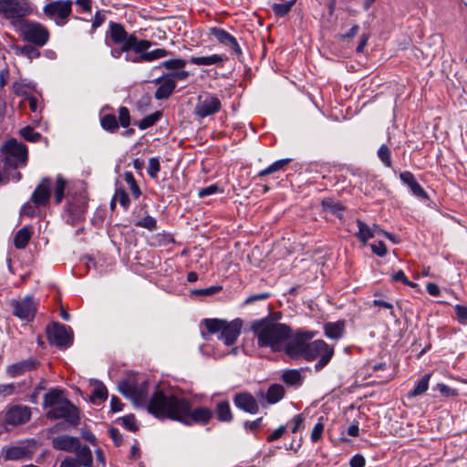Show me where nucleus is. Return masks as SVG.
<instances>
[{
    "mask_svg": "<svg viewBox=\"0 0 467 467\" xmlns=\"http://www.w3.org/2000/svg\"><path fill=\"white\" fill-rule=\"evenodd\" d=\"M149 412L159 419H171L186 425L207 423L213 412L208 408L191 409L190 401L171 391L156 392L149 404Z\"/></svg>",
    "mask_w": 467,
    "mask_h": 467,
    "instance_id": "obj_1",
    "label": "nucleus"
},
{
    "mask_svg": "<svg viewBox=\"0 0 467 467\" xmlns=\"http://www.w3.org/2000/svg\"><path fill=\"white\" fill-rule=\"evenodd\" d=\"M251 330L258 348H268L274 352L283 350L292 333L289 326L267 317L253 322Z\"/></svg>",
    "mask_w": 467,
    "mask_h": 467,
    "instance_id": "obj_2",
    "label": "nucleus"
},
{
    "mask_svg": "<svg viewBox=\"0 0 467 467\" xmlns=\"http://www.w3.org/2000/svg\"><path fill=\"white\" fill-rule=\"evenodd\" d=\"M43 406L47 417L50 420L64 419L71 425H78L79 415L78 409L66 398L64 391L58 389L48 390L44 396Z\"/></svg>",
    "mask_w": 467,
    "mask_h": 467,
    "instance_id": "obj_3",
    "label": "nucleus"
},
{
    "mask_svg": "<svg viewBox=\"0 0 467 467\" xmlns=\"http://www.w3.org/2000/svg\"><path fill=\"white\" fill-rule=\"evenodd\" d=\"M203 324L209 334L220 333L219 339L227 346L235 343L243 327V321L240 318H235L230 322L217 318L204 319Z\"/></svg>",
    "mask_w": 467,
    "mask_h": 467,
    "instance_id": "obj_4",
    "label": "nucleus"
},
{
    "mask_svg": "<svg viewBox=\"0 0 467 467\" xmlns=\"http://www.w3.org/2000/svg\"><path fill=\"white\" fill-rule=\"evenodd\" d=\"M109 36L114 44L119 45V47L112 48L110 51L111 56L114 58H120L123 54H125V60L127 62H131L128 57H136V53H134V48L130 47L132 43V38H137L134 34H129L122 25L113 23L109 26Z\"/></svg>",
    "mask_w": 467,
    "mask_h": 467,
    "instance_id": "obj_5",
    "label": "nucleus"
},
{
    "mask_svg": "<svg viewBox=\"0 0 467 467\" xmlns=\"http://www.w3.org/2000/svg\"><path fill=\"white\" fill-rule=\"evenodd\" d=\"M119 389L124 396L130 399L134 404L146 405L148 410L150 400L156 392L161 391L157 389L149 399L148 382L145 379L138 382L134 379H129L127 380L121 381L119 384Z\"/></svg>",
    "mask_w": 467,
    "mask_h": 467,
    "instance_id": "obj_6",
    "label": "nucleus"
},
{
    "mask_svg": "<svg viewBox=\"0 0 467 467\" xmlns=\"http://www.w3.org/2000/svg\"><path fill=\"white\" fill-rule=\"evenodd\" d=\"M316 336L313 331H303L298 330L294 336L290 335V337L285 343L283 350L291 358H304L306 359V353L309 346V340Z\"/></svg>",
    "mask_w": 467,
    "mask_h": 467,
    "instance_id": "obj_7",
    "label": "nucleus"
},
{
    "mask_svg": "<svg viewBox=\"0 0 467 467\" xmlns=\"http://www.w3.org/2000/svg\"><path fill=\"white\" fill-rule=\"evenodd\" d=\"M132 43L130 47L134 48L136 57L128 59L131 60V63H141V62H152L157 59L163 58L169 55V51L164 48H157L149 51V48L152 47V42L145 39L132 38Z\"/></svg>",
    "mask_w": 467,
    "mask_h": 467,
    "instance_id": "obj_8",
    "label": "nucleus"
},
{
    "mask_svg": "<svg viewBox=\"0 0 467 467\" xmlns=\"http://www.w3.org/2000/svg\"><path fill=\"white\" fill-rule=\"evenodd\" d=\"M333 356L334 347L322 339H317L309 343L307 352L306 353V360L313 361L318 359L315 365V369L318 371L329 363Z\"/></svg>",
    "mask_w": 467,
    "mask_h": 467,
    "instance_id": "obj_9",
    "label": "nucleus"
},
{
    "mask_svg": "<svg viewBox=\"0 0 467 467\" xmlns=\"http://www.w3.org/2000/svg\"><path fill=\"white\" fill-rule=\"evenodd\" d=\"M5 154L4 162L8 167L16 168L19 165H26L27 160L26 147L14 139L8 140L2 147Z\"/></svg>",
    "mask_w": 467,
    "mask_h": 467,
    "instance_id": "obj_10",
    "label": "nucleus"
},
{
    "mask_svg": "<svg viewBox=\"0 0 467 467\" xmlns=\"http://www.w3.org/2000/svg\"><path fill=\"white\" fill-rule=\"evenodd\" d=\"M20 33L24 40L43 47L49 39V32L38 22L26 21L21 25Z\"/></svg>",
    "mask_w": 467,
    "mask_h": 467,
    "instance_id": "obj_11",
    "label": "nucleus"
},
{
    "mask_svg": "<svg viewBox=\"0 0 467 467\" xmlns=\"http://www.w3.org/2000/svg\"><path fill=\"white\" fill-rule=\"evenodd\" d=\"M12 312L15 317L22 321L30 322L35 318L37 311L38 301L32 296H26L10 301Z\"/></svg>",
    "mask_w": 467,
    "mask_h": 467,
    "instance_id": "obj_12",
    "label": "nucleus"
},
{
    "mask_svg": "<svg viewBox=\"0 0 467 467\" xmlns=\"http://www.w3.org/2000/svg\"><path fill=\"white\" fill-rule=\"evenodd\" d=\"M43 12L57 26H64L72 12V1L57 0L50 2L43 7Z\"/></svg>",
    "mask_w": 467,
    "mask_h": 467,
    "instance_id": "obj_13",
    "label": "nucleus"
},
{
    "mask_svg": "<svg viewBox=\"0 0 467 467\" xmlns=\"http://www.w3.org/2000/svg\"><path fill=\"white\" fill-rule=\"evenodd\" d=\"M47 336L51 344L59 348H68L73 342L72 329L59 323H53L48 326Z\"/></svg>",
    "mask_w": 467,
    "mask_h": 467,
    "instance_id": "obj_14",
    "label": "nucleus"
},
{
    "mask_svg": "<svg viewBox=\"0 0 467 467\" xmlns=\"http://www.w3.org/2000/svg\"><path fill=\"white\" fill-rule=\"evenodd\" d=\"M221 108V100L216 96L211 93H205L198 97L194 113L196 116L203 119L219 112Z\"/></svg>",
    "mask_w": 467,
    "mask_h": 467,
    "instance_id": "obj_15",
    "label": "nucleus"
},
{
    "mask_svg": "<svg viewBox=\"0 0 467 467\" xmlns=\"http://www.w3.org/2000/svg\"><path fill=\"white\" fill-rule=\"evenodd\" d=\"M30 13L28 5L20 0H0V14L6 19L15 20Z\"/></svg>",
    "mask_w": 467,
    "mask_h": 467,
    "instance_id": "obj_16",
    "label": "nucleus"
},
{
    "mask_svg": "<svg viewBox=\"0 0 467 467\" xmlns=\"http://www.w3.org/2000/svg\"><path fill=\"white\" fill-rule=\"evenodd\" d=\"M60 467H93V457L88 446H82L76 451L75 457L67 456L60 463Z\"/></svg>",
    "mask_w": 467,
    "mask_h": 467,
    "instance_id": "obj_17",
    "label": "nucleus"
},
{
    "mask_svg": "<svg viewBox=\"0 0 467 467\" xmlns=\"http://www.w3.org/2000/svg\"><path fill=\"white\" fill-rule=\"evenodd\" d=\"M31 418V410L26 406L16 405L8 409L5 415L7 424L17 426L27 422Z\"/></svg>",
    "mask_w": 467,
    "mask_h": 467,
    "instance_id": "obj_18",
    "label": "nucleus"
},
{
    "mask_svg": "<svg viewBox=\"0 0 467 467\" xmlns=\"http://www.w3.org/2000/svg\"><path fill=\"white\" fill-rule=\"evenodd\" d=\"M52 182L49 178H44L36 186L31 196V201L36 207H45L47 205L51 196Z\"/></svg>",
    "mask_w": 467,
    "mask_h": 467,
    "instance_id": "obj_19",
    "label": "nucleus"
},
{
    "mask_svg": "<svg viewBox=\"0 0 467 467\" xmlns=\"http://www.w3.org/2000/svg\"><path fill=\"white\" fill-rule=\"evenodd\" d=\"M234 405L248 413L255 414L259 410V405L254 396L247 392L235 394L234 398Z\"/></svg>",
    "mask_w": 467,
    "mask_h": 467,
    "instance_id": "obj_20",
    "label": "nucleus"
},
{
    "mask_svg": "<svg viewBox=\"0 0 467 467\" xmlns=\"http://www.w3.org/2000/svg\"><path fill=\"white\" fill-rule=\"evenodd\" d=\"M52 447L55 450L64 451H77L81 448L79 440L69 435H60L52 440Z\"/></svg>",
    "mask_w": 467,
    "mask_h": 467,
    "instance_id": "obj_21",
    "label": "nucleus"
},
{
    "mask_svg": "<svg viewBox=\"0 0 467 467\" xmlns=\"http://www.w3.org/2000/svg\"><path fill=\"white\" fill-rule=\"evenodd\" d=\"M1 458L4 461H18L22 459H29L31 457L30 450L27 446L16 445L4 447L1 451Z\"/></svg>",
    "mask_w": 467,
    "mask_h": 467,
    "instance_id": "obj_22",
    "label": "nucleus"
},
{
    "mask_svg": "<svg viewBox=\"0 0 467 467\" xmlns=\"http://www.w3.org/2000/svg\"><path fill=\"white\" fill-rule=\"evenodd\" d=\"M159 88L155 91V98L157 99H168L176 88L175 80L171 78V75H164L156 79Z\"/></svg>",
    "mask_w": 467,
    "mask_h": 467,
    "instance_id": "obj_23",
    "label": "nucleus"
},
{
    "mask_svg": "<svg viewBox=\"0 0 467 467\" xmlns=\"http://www.w3.org/2000/svg\"><path fill=\"white\" fill-rule=\"evenodd\" d=\"M210 32L219 43L231 47L237 55L241 54V47L237 40L227 31L219 27H212Z\"/></svg>",
    "mask_w": 467,
    "mask_h": 467,
    "instance_id": "obj_24",
    "label": "nucleus"
},
{
    "mask_svg": "<svg viewBox=\"0 0 467 467\" xmlns=\"http://www.w3.org/2000/svg\"><path fill=\"white\" fill-rule=\"evenodd\" d=\"M357 225L358 231L356 234V237L364 245L367 244L369 239L379 235V232H382V230L377 224L369 226L359 219L357 220Z\"/></svg>",
    "mask_w": 467,
    "mask_h": 467,
    "instance_id": "obj_25",
    "label": "nucleus"
},
{
    "mask_svg": "<svg viewBox=\"0 0 467 467\" xmlns=\"http://www.w3.org/2000/svg\"><path fill=\"white\" fill-rule=\"evenodd\" d=\"M400 181L406 184L413 195L427 199L428 194L425 190L420 185V183L416 181L414 175L410 171H403L400 174Z\"/></svg>",
    "mask_w": 467,
    "mask_h": 467,
    "instance_id": "obj_26",
    "label": "nucleus"
},
{
    "mask_svg": "<svg viewBox=\"0 0 467 467\" xmlns=\"http://www.w3.org/2000/svg\"><path fill=\"white\" fill-rule=\"evenodd\" d=\"M226 59L224 55L213 54L208 57H192L190 62L197 66H212L223 63Z\"/></svg>",
    "mask_w": 467,
    "mask_h": 467,
    "instance_id": "obj_27",
    "label": "nucleus"
},
{
    "mask_svg": "<svg viewBox=\"0 0 467 467\" xmlns=\"http://www.w3.org/2000/svg\"><path fill=\"white\" fill-rule=\"evenodd\" d=\"M345 331V322L344 321H337L327 323L324 327V332L326 337L331 339H338L340 338Z\"/></svg>",
    "mask_w": 467,
    "mask_h": 467,
    "instance_id": "obj_28",
    "label": "nucleus"
},
{
    "mask_svg": "<svg viewBox=\"0 0 467 467\" xmlns=\"http://www.w3.org/2000/svg\"><path fill=\"white\" fill-rule=\"evenodd\" d=\"M35 367L36 363L33 360H23L21 362L10 365L7 368V372L11 377H17L27 370L33 369Z\"/></svg>",
    "mask_w": 467,
    "mask_h": 467,
    "instance_id": "obj_29",
    "label": "nucleus"
},
{
    "mask_svg": "<svg viewBox=\"0 0 467 467\" xmlns=\"http://www.w3.org/2000/svg\"><path fill=\"white\" fill-rule=\"evenodd\" d=\"M13 91L16 95L22 97L25 100L31 96L35 91V85L32 83H26L25 81H16L13 84Z\"/></svg>",
    "mask_w": 467,
    "mask_h": 467,
    "instance_id": "obj_30",
    "label": "nucleus"
},
{
    "mask_svg": "<svg viewBox=\"0 0 467 467\" xmlns=\"http://www.w3.org/2000/svg\"><path fill=\"white\" fill-rule=\"evenodd\" d=\"M31 238L30 229L27 226L21 228L16 234L14 244L18 249L25 248Z\"/></svg>",
    "mask_w": 467,
    "mask_h": 467,
    "instance_id": "obj_31",
    "label": "nucleus"
},
{
    "mask_svg": "<svg viewBox=\"0 0 467 467\" xmlns=\"http://www.w3.org/2000/svg\"><path fill=\"white\" fill-rule=\"evenodd\" d=\"M215 411L217 419L221 421L228 422L233 420V415L228 401H221L217 403Z\"/></svg>",
    "mask_w": 467,
    "mask_h": 467,
    "instance_id": "obj_32",
    "label": "nucleus"
},
{
    "mask_svg": "<svg viewBox=\"0 0 467 467\" xmlns=\"http://www.w3.org/2000/svg\"><path fill=\"white\" fill-rule=\"evenodd\" d=\"M101 127L111 133H114L119 129V122L115 115L106 114L100 119Z\"/></svg>",
    "mask_w": 467,
    "mask_h": 467,
    "instance_id": "obj_33",
    "label": "nucleus"
},
{
    "mask_svg": "<svg viewBox=\"0 0 467 467\" xmlns=\"http://www.w3.org/2000/svg\"><path fill=\"white\" fill-rule=\"evenodd\" d=\"M284 394L285 389L283 386L279 384H274L269 387L266 393V399L270 403H276L284 397Z\"/></svg>",
    "mask_w": 467,
    "mask_h": 467,
    "instance_id": "obj_34",
    "label": "nucleus"
},
{
    "mask_svg": "<svg viewBox=\"0 0 467 467\" xmlns=\"http://www.w3.org/2000/svg\"><path fill=\"white\" fill-rule=\"evenodd\" d=\"M431 374H426L415 386L414 389L408 393L409 398L420 396L427 391Z\"/></svg>",
    "mask_w": 467,
    "mask_h": 467,
    "instance_id": "obj_35",
    "label": "nucleus"
},
{
    "mask_svg": "<svg viewBox=\"0 0 467 467\" xmlns=\"http://www.w3.org/2000/svg\"><path fill=\"white\" fill-rule=\"evenodd\" d=\"M162 113L161 111H155L146 117H144L139 123L138 127L140 130H146L154 124H156L161 118Z\"/></svg>",
    "mask_w": 467,
    "mask_h": 467,
    "instance_id": "obj_36",
    "label": "nucleus"
},
{
    "mask_svg": "<svg viewBox=\"0 0 467 467\" xmlns=\"http://www.w3.org/2000/svg\"><path fill=\"white\" fill-rule=\"evenodd\" d=\"M67 186L66 180L61 176L57 175L56 178V185L54 189V195L57 203H60L64 198V192Z\"/></svg>",
    "mask_w": 467,
    "mask_h": 467,
    "instance_id": "obj_37",
    "label": "nucleus"
},
{
    "mask_svg": "<svg viewBox=\"0 0 467 467\" xmlns=\"http://www.w3.org/2000/svg\"><path fill=\"white\" fill-rule=\"evenodd\" d=\"M290 162V159H282L275 161L267 168L259 171L258 176H266L268 174L274 173L281 169H283L286 164Z\"/></svg>",
    "mask_w": 467,
    "mask_h": 467,
    "instance_id": "obj_38",
    "label": "nucleus"
},
{
    "mask_svg": "<svg viewBox=\"0 0 467 467\" xmlns=\"http://www.w3.org/2000/svg\"><path fill=\"white\" fill-rule=\"evenodd\" d=\"M282 379L289 385H299L301 383L302 377L298 370L288 369L283 373Z\"/></svg>",
    "mask_w": 467,
    "mask_h": 467,
    "instance_id": "obj_39",
    "label": "nucleus"
},
{
    "mask_svg": "<svg viewBox=\"0 0 467 467\" xmlns=\"http://www.w3.org/2000/svg\"><path fill=\"white\" fill-rule=\"evenodd\" d=\"M124 180L130 186V190L135 199H138L140 194L141 191L140 186L138 185L133 174L130 171H126L124 173Z\"/></svg>",
    "mask_w": 467,
    "mask_h": 467,
    "instance_id": "obj_40",
    "label": "nucleus"
},
{
    "mask_svg": "<svg viewBox=\"0 0 467 467\" xmlns=\"http://www.w3.org/2000/svg\"><path fill=\"white\" fill-rule=\"evenodd\" d=\"M294 4L295 0L286 1L280 4H274L272 8L275 16H284L291 10Z\"/></svg>",
    "mask_w": 467,
    "mask_h": 467,
    "instance_id": "obj_41",
    "label": "nucleus"
},
{
    "mask_svg": "<svg viewBox=\"0 0 467 467\" xmlns=\"http://www.w3.org/2000/svg\"><path fill=\"white\" fill-rule=\"evenodd\" d=\"M108 398V390L106 387L99 382L96 381L94 384V389L91 395V399L95 401L97 400H105Z\"/></svg>",
    "mask_w": 467,
    "mask_h": 467,
    "instance_id": "obj_42",
    "label": "nucleus"
},
{
    "mask_svg": "<svg viewBox=\"0 0 467 467\" xmlns=\"http://www.w3.org/2000/svg\"><path fill=\"white\" fill-rule=\"evenodd\" d=\"M16 54L19 56H25L28 57L29 59L38 57L40 53L37 49H36L33 47L30 46H25V47H16L15 48Z\"/></svg>",
    "mask_w": 467,
    "mask_h": 467,
    "instance_id": "obj_43",
    "label": "nucleus"
},
{
    "mask_svg": "<svg viewBox=\"0 0 467 467\" xmlns=\"http://www.w3.org/2000/svg\"><path fill=\"white\" fill-rule=\"evenodd\" d=\"M324 429V418L320 417L311 431L310 438L313 442H317L322 438Z\"/></svg>",
    "mask_w": 467,
    "mask_h": 467,
    "instance_id": "obj_44",
    "label": "nucleus"
},
{
    "mask_svg": "<svg viewBox=\"0 0 467 467\" xmlns=\"http://www.w3.org/2000/svg\"><path fill=\"white\" fill-rule=\"evenodd\" d=\"M161 171V163L158 157H152L149 160L148 174L152 179L158 178V173Z\"/></svg>",
    "mask_w": 467,
    "mask_h": 467,
    "instance_id": "obj_45",
    "label": "nucleus"
},
{
    "mask_svg": "<svg viewBox=\"0 0 467 467\" xmlns=\"http://www.w3.org/2000/svg\"><path fill=\"white\" fill-rule=\"evenodd\" d=\"M137 226L154 231L157 229V221L152 216L147 215L137 221L135 223Z\"/></svg>",
    "mask_w": 467,
    "mask_h": 467,
    "instance_id": "obj_46",
    "label": "nucleus"
},
{
    "mask_svg": "<svg viewBox=\"0 0 467 467\" xmlns=\"http://www.w3.org/2000/svg\"><path fill=\"white\" fill-rule=\"evenodd\" d=\"M114 200H117L119 204L126 210L130 206V197L123 188H118L116 190Z\"/></svg>",
    "mask_w": 467,
    "mask_h": 467,
    "instance_id": "obj_47",
    "label": "nucleus"
},
{
    "mask_svg": "<svg viewBox=\"0 0 467 467\" xmlns=\"http://www.w3.org/2000/svg\"><path fill=\"white\" fill-rule=\"evenodd\" d=\"M20 134L26 140L32 142L38 141L41 138L40 133L34 131L31 127H26L20 130Z\"/></svg>",
    "mask_w": 467,
    "mask_h": 467,
    "instance_id": "obj_48",
    "label": "nucleus"
},
{
    "mask_svg": "<svg viewBox=\"0 0 467 467\" xmlns=\"http://www.w3.org/2000/svg\"><path fill=\"white\" fill-rule=\"evenodd\" d=\"M162 66L170 70L182 69L186 66V61L181 58H173L162 62Z\"/></svg>",
    "mask_w": 467,
    "mask_h": 467,
    "instance_id": "obj_49",
    "label": "nucleus"
},
{
    "mask_svg": "<svg viewBox=\"0 0 467 467\" xmlns=\"http://www.w3.org/2000/svg\"><path fill=\"white\" fill-rule=\"evenodd\" d=\"M378 156L387 167L391 166L390 151L386 145L380 146L378 150Z\"/></svg>",
    "mask_w": 467,
    "mask_h": 467,
    "instance_id": "obj_50",
    "label": "nucleus"
},
{
    "mask_svg": "<svg viewBox=\"0 0 467 467\" xmlns=\"http://www.w3.org/2000/svg\"><path fill=\"white\" fill-rule=\"evenodd\" d=\"M119 121L123 128H127L130 124V111L126 107H120L119 109Z\"/></svg>",
    "mask_w": 467,
    "mask_h": 467,
    "instance_id": "obj_51",
    "label": "nucleus"
},
{
    "mask_svg": "<svg viewBox=\"0 0 467 467\" xmlns=\"http://www.w3.org/2000/svg\"><path fill=\"white\" fill-rule=\"evenodd\" d=\"M217 192H223V190L220 189L217 185L213 184L208 187L201 189L198 192V195L199 197L203 198Z\"/></svg>",
    "mask_w": 467,
    "mask_h": 467,
    "instance_id": "obj_52",
    "label": "nucleus"
},
{
    "mask_svg": "<svg viewBox=\"0 0 467 467\" xmlns=\"http://www.w3.org/2000/svg\"><path fill=\"white\" fill-rule=\"evenodd\" d=\"M454 309L459 322L462 324H467V306L456 305Z\"/></svg>",
    "mask_w": 467,
    "mask_h": 467,
    "instance_id": "obj_53",
    "label": "nucleus"
},
{
    "mask_svg": "<svg viewBox=\"0 0 467 467\" xmlns=\"http://www.w3.org/2000/svg\"><path fill=\"white\" fill-rule=\"evenodd\" d=\"M305 418L302 414L296 415L290 421L291 431L296 433L303 425Z\"/></svg>",
    "mask_w": 467,
    "mask_h": 467,
    "instance_id": "obj_54",
    "label": "nucleus"
},
{
    "mask_svg": "<svg viewBox=\"0 0 467 467\" xmlns=\"http://www.w3.org/2000/svg\"><path fill=\"white\" fill-rule=\"evenodd\" d=\"M221 290H222V286H211L208 288L193 290L192 294L206 296H212Z\"/></svg>",
    "mask_w": 467,
    "mask_h": 467,
    "instance_id": "obj_55",
    "label": "nucleus"
},
{
    "mask_svg": "<svg viewBox=\"0 0 467 467\" xmlns=\"http://www.w3.org/2000/svg\"><path fill=\"white\" fill-rule=\"evenodd\" d=\"M372 252L377 255L383 257L387 254V247L384 242L379 241L375 244L371 245Z\"/></svg>",
    "mask_w": 467,
    "mask_h": 467,
    "instance_id": "obj_56",
    "label": "nucleus"
},
{
    "mask_svg": "<svg viewBox=\"0 0 467 467\" xmlns=\"http://www.w3.org/2000/svg\"><path fill=\"white\" fill-rule=\"evenodd\" d=\"M122 421H123L124 426L128 430L132 431L137 430V424H136V420H135L134 416H132V415L126 416L123 418Z\"/></svg>",
    "mask_w": 467,
    "mask_h": 467,
    "instance_id": "obj_57",
    "label": "nucleus"
},
{
    "mask_svg": "<svg viewBox=\"0 0 467 467\" xmlns=\"http://www.w3.org/2000/svg\"><path fill=\"white\" fill-rule=\"evenodd\" d=\"M365 459L360 454L354 455L350 460V467H364Z\"/></svg>",
    "mask_w": 467,
    "mask_h": 467,
    "instance_id": "obj_58",
    "label": "nucleus"
},
{
    "mask_svg": "<svg viewBox=\"0 0 467 467\" xmlns=\"http://www.w3.org/2000/svg\"><path fill=\"white\" fill-rule=\"evenodd\" d=\"M15 387L13 384H2L0 385V397H5L12 395L14 392Z\"/></svg>",
    "mask_w": 467,
    "mask_h": 467,
    "instance_id": "obj_59",
    "label": "nucleus"
},
{
    "mask_svg": "<svg viewBox=\"0 0 467 467\" xmlns=\"http://www.w3.org/2000/svg\"><path fill=\"white\" fill-rule=\"evenodd\" d=\"M26 100H28L29 107L32 112H37L41 108V103L36 98L35 96H31L30 98L26 99Z\"/></svg>",
    "mask_w": 467,
    "mask_h": 467,
    "instance_id": "obj_60",
    "label": "nucleus"
},
{
    "mask_svg": "<svg viewBox=\"0 0 467 467\" xmlns=\"http://www.w3.org/2000/svg\"><path fill=\"white\" fill-rule=\"evenodd\" d=\"M285 426H280L279 428H277L276 430H275L269 436H268V441H274L277 439H279L284 433H285Z\"/></svg>",
    "mask_w": 467,
    "mask_h": 467,
    "instance_id": "obj_61",
    "label": "nucleus"
},
{
    "mask_svg": "<svg viewBox=\"0 0 467 467\" xmlns=\"http://www.w3.org/2000/svg\"><path fill=\"white\" fill-rule=\"evenodd\" d=\"M21 214L28 217H33L36 214V210L30 203H26L21 209Z\"/></svg>",
    "mask_w": 467,
    "mask_h": 467,
    "instance_id": "obj_62",
    "label": "nucleus"
},
{
    "mask_svg": "<svg viewBox=\"0 0 467 467\" xmlns=\"http://www.w3.org/2000/svg\"><path fill=\"white\" fill-rule=\"evenodd\" d=\"M393 282H401L402 284L408 283V278L402 270H399L391 275Z\"/></svg>",
    "mask_w": 467,
    "mask_h": 467,
    "instance_id": "obj_63",
    "label": "nucleus"
},
{
    "mask_svg": "<svg viewBox=\"0 0 467 467\" xmlns=\"http://www.w3.org/2000/svg\"><path fill=\"white\" fill-rule=\"evenodd\" d=\"M426 289L428 293L432 296H440V288L435 283H428Z\"/></svg>",
    "mask_w": 467,
    "mask_h": 467,
    "instance_id": "obj_64",
    "label": "nucleus"
}]
</instances>
